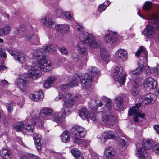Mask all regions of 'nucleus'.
<instances>
[{
  "label": "nucleus",
  "instance_id": "1",
  "mask_svg": "<svg viewBox=\"0 0 159 159\" xmlns=\"http://www.w3.org/2000/svg\"><path fill=\"white\" fill-rule=\"evenodd\" d=\"M33 56L42 71L46 72L52 69V63L50 60L46 58L45 52H43V49L40 48L34 51L33 52Z\"/></svg>",
  "mask_w": 159,
  "mask_h": 159
},
{
  "label": "nucleus",
  "instance_id": "2",
  "mask_svg": "<svg viewBox=\"0 0 159 159\" xmlns=\"http://www.w3.org/2000/svg\"><path fill=\"white\" fill-rule=\"evenodd\" d=\"M147 19L149 20L148 25L143 29L142 34L145 37L153 38L155 34L154 28L157 30H159V14H152Z\"/></svg>",
  "mask_w": 159,
  "mask_h": 159
},
{
  "label": "nucleus",
  "instance_id": "3",
  "mask_svg": "<svg viewBox=\"0 0 159 159\" xmlns=\"http://www.w3.org/2000/svg\"><path fill=\"white\" fill-rule=\"evenodd\" d=\"M102 100L106 103L104 111H102L103 112L102 116V120L108 125L110 127H111L116 121V117L112 115L110 111L112 109V101L106 96H103L101 98Z\"/></svg>",
  "mask_w": 159,
  "mask_h": 159
},
{
  "label": "nucleus",
  "instance_id": "4",
  "mask_svg": "<svg viewBox=\"0 0 159 159\" xmlns=\"http://www.w3.org/2000/svg\"><path fill=\"white\" fill-rule=\"evenodd\" d=\"M77 28L79 34V39L82 44H87L92 48L98 47L99 43L95 41L94 37L92 34L84 32V29L80 25H77Z\"/></svg>",
  "mask_w": 159,
  "mask_h": 159
},
{
  "label": "nucleus",
  "instance_id": "5",
  "mask_svg": "<svg viewBox=\"0 0 159 159\" xmlns=\"http://www.w3.org/2000/svg\"><path fill=\"white\" fill-rule=\"evenodd\" d=\"M70 96H65L63 93H60L59 97H57L55 98L56 101L58 99H62L64 102L63 107L61 111L63 113V115L65 116L70 114L72 111V108L73 106V101H70L67 100L69 99Z\"/></svg>",
  "mask_w": 159,
  "mask_h": 159
},
{
  "label": "nucleus",
  "instance_id": "6",
  "mask_svg": "<svg viewBox=\"0 0 159 159\" xmlns=\"http://www.w3.org/2000/svg\"><path fill=\"white\" fill-rule=\"evenodd\" d=\"M141 106L140 103L136 104L135 106L133 107L129 111L128 115L131 116L133 114L134 115V120L136 122H139V120L138 118L140 117L143 118L145 116L144 114L141 113V111L139 109Z\"/></svg>",
  "mask_w": 159,
  "mask_h": 159
},
{
  "label": "nucleus",
  "instance_id": "7",
  "mask_svg": "<svg viewBox=\"0 0 159 159\" xmlns=\"http://www.w3.org/2000/svg\"><path fill=\"white\" fill-rule=\"evenodd\" d=\"M113 77L114 80L118 81L120 85L124 84L126 76L123 74V68L121 67L115 68Z\"/></svg>",
  "mask_w": 159,
  "mask_h": 159
},
{
  "label": "nucleus",
  "instance_id": "8",
  "mask_svg": "<svg viewBox=\"0 0 159 159\" xmlns=\"http://www.w3.org/2000/svg\"><path fill=\"white\" fill-rule=\"evenodd\" d=\"M79 76L81 77V85L84 89L89 88L91 85L92 81L94 80L93 77L88 73L80 74Z\"/></svg>",
  "mask_w": 159,
  "mask_h": 159
},
{
  "label": "nucleus",
  "instance_id": "9",
  "mask_svg": "<svg viewBox=\"0 0 159 159\" xmlns=\"http://www.w3.org/2000/svg\"><path fill=\"white\" fill-rule=\"evenodd\" d=\"M25 40L29 41L31 44L37 45L40 43V39L37 34H34L30 32H26L23 36Z\"/></svg>",
  "mask_w": 159,
  "mask_h": 159
},
{
  "label": "nucleus",
  "instance_id": "10",
  "mask_svg": "<svg viewBox=\"0 0 159 159\" xmlns=\"http://www.w3.org/2000/svg\"><path fill=\"white\" fill-rule=\"evenodd\" d=\"M52 109L51 108L48 107H43L42 108L40 111L39 114V118L41 121V125H39V121L37 123H38V125H42L43 123L42 121L45 119L46 115L49 116L52 112Z\"/></svg>",
  "mask_w": 159,
  "mask_h": 159
},
{
  "label": "nucleus",
  "instance_id": "11",
  "mask_svg": "<svg viewBox=\"0 0 159 159\" xmlns=\"http://www.w3.org/2000/svg\"><path fill=\"white\" fill-rule=\"evenodd\" d=\"M41 71L34 67H31L30 69L27 72V76L30 78L35 79L42 76Z\"/></svg>",
  "mask_w": 159,
  "mask_h": 159
},
{
  "label": "nucleus",
  "instance_id": "12",
  "mask_svg": "<svg viewBox=\"0 0 159 159\" xmlns=\"http://www.w3.org/2000/svg\"><path fill=\"white\" fill-rule=\"evenodd\" d=\"M116 152L114 149L110 146L107 147L105 149L103 155L104 159H113L115 157Z\"/></svg>",
  "mask_w": 159,
  "mask_h": 159
},
{
  "label": "nucleus",
  "instance_id": "13",
  "mask_svg": "<svg viewBox=\"0 0 159 159\" xmlns=\"http://www.w3.org/2000/svg\"><path fill=\"white\" fill-rule=\"evenodd\" d=\"M116 32L108 31V33L105 35L104 40L107 43L112 45L117 40L116 35Z\"/></svg>",
  "mask_w": 159,
  "mask_h": 159
},
{
  "label": "nucleus",
  "instance_id": "14",
  "mask_svg": "<svg viewBox=\"0 0 159 159\" xmlns=\"http://www.w3.org/2000/svg\"><path fill=\"white\" fill-rule=\"evenodd\" d=\"M72 130L74 131L75 135L82 138L84 137L86 133L85 128L79 125H75L73 128Z\"/></svg>",
  "mask_w": 159,
  "mask_h": 159
},
{
  "label": "nucleus",
  "instance_id": "15",
  "mask_svg": "<svg viewBox=\"0 0 159 159\" xmlns=\"http://www.w3.org/2000/svg\"><path fill=\"white\" fill-rule=\"evenodd\" d=\"M144 85L145 87L149 89L155 88L157 86V82L151 77H148L146 79Z\"/></svg>",
  "mask_w": 159,
  "mask_h": 159
},
{
  "label": "nucleus",
  "instance_id": "16",
  "mask_svg": "<svg viewBox=\"0 0 159 159\" xmlns=\"http://www.w3.org/2000/svg\"><path fill=\"white\" fill-rule=\"evenodd\" d=\"M41 23L48 28H52L54 24V22L51 17L48 15H46L43 17L40 20Z\"/></svg>",
  "mask_w": 159,
  "mask_h": 159
},
{
  "label": "nucleus",
  "instance_id": "17",
  "mask_svg": "<svg viewBox=\"0 0 159 159\" xmlns=\"http://www.w3.org/2000/svg\"><path fill=\"white\" fill-rule=\"evenodd\" d=\"M43 98V93L41 91H35L29 95V98L34 102L42 100Z\"/></svg>",
  "mask_w": 159,
  "mask_h": 159
},
{
  "label": "nucleus",
  "instance_id": "18",
  "mask_svg": "<svg viewBox=\"0 0 159 159\" xmlns=\"http://www.w3.org/2000/svg\"><path fill=\"white\" fill-rule=\"evenodd\" d=\"M116 57L120 60L124 61L127 58V52L124 49H120L115 53Z\"/></svg>",
  "mask_w": 159,
  "mask_h": 159
},
{
  "label": "nucleus",
  "instance_id": "19",
  "mask_svg": "<svg viewBox=\"0 0 159 159\" xmlns=\"http://www.w3.org/2000/svg\"><path fill=\"white\" fill-rule=\"evenodd\" d=\"M155 96L156 95L153 93L146 95L142 98L143 99V102L145 105L152 103L155 100Z\"/></svg>",
  "mask_w": 159,
  "mask_h": 159
},
{
  "label": "nucleus",
  "instance_id": "20",
  "mask_svg": "<svg viewBox=\"0 0 159 159\" xmlns=\"http://www.w3.org/2000/svg\"><path fill=\"white\" fill-rule=\"evenodd\" d=\"M17 84L19 88L22 90H24L27 87V80L24 76L17 79Z\"/></svg>",
  "mask_w": 159,
  "mask_h": 159
},
{
  "label": "nucleus",
  "instance_id": "21",
  "mask_svg": "<svg viewBox=\"0 0 159 159\" xmlns=\"http://www.w3.org/2000/svg\"><path fill=\"white\" fill-rule=\"evenodd\" d=\"M115 104L116 105L115 109L116 111H118L122 109L123 103V98L120 96H117L115 98Z\"/></svg>",
  "mask_w": 159,
  "mask_h": 159
},
{
  "label": "nucleus",
  "instance_id": "22",
  "mask_svg": "<svg viewBox=\"0 0 159 159\" xmlns=\"http://www.w3.org/2000/svg\"><path fill=\"white\" fill-rule=\"evenodd\" d=\"M64 94L65 96H70L69 99H67L68 100L73 101V105L74 102H81L83 100V97L80 94H77L73 96L72 94L70 93H61Z\"/></svg>",
  "mask_w": 159,
  "mask_h": 159
},
{
  "label": "nucleus",
  "instance_id": "23",
  "mask_svg": "<svg viewBox=\"0 0 159 159\" xmlns=\"http://www.w3.org/2000/svg\"><path fill=\"white\" fill-rule=\"evenodd\" d=\"M0 155L3 159H11V152L7 148H2L0 150Z\"/></svg>",
  "mask_w": 159,
  "mask_h": 159
},
{
  "label": "nucleus",
  "instance_id": "24",
  "mask_svg": "<svg viewBox=\"0 0 159 159\" xmlns=\"http://www.w3.org/2000/svg\"><path fill=\"white\" fill-rule=\"evenodd\" d=\"M33 138L37 149L38 150H40L41 148V135L39 133H34L33 135Z\"/></svg>",
  "mask_w": 159,
  "mask_h": 159
},
{
  "label": "nucleus",
  "instance_id": "25",
  "mask_svg": "<svg viewBox=\"0 0 159 159\" xmlns=\"http://www.w3.org/2000/svg\"><path fill=\"white\" fill-rule=\"evenodd\" d=\"M52 119L58 124L62 123L64 121V116L61 113H53Z\"/></svg>",
  "mask_w": 159,
  "mask_h": 159
},
{
  "label": "nucleus",
  "instance_id": "26",
  "mask_svg": "<svg viewBox=\"0 0 159 159\" xmlns=\"http://www.w3.org/2000/svg\"><path fill=\"white\" fill-rule=\"evenodd\" d=\"M137 154L138 155L139 158L141 159H144L148 156L147 150L143 147L138 148Z\"/></svg>",
  "mask_w": 159,
  "mask_h": 159
},
{
  "label": "nucleus",
  "instance_id": "27",
  "mask_svg": "<svg viewBox=\"0 0 159 159\" xmlns=\"http://www.w3.org/2000/svg\"><path fill=\"white\" fill-rule=\"evenodd\" d=\"M135 55L138 56L140 55L144 57L146 61H147V52L146 49L143 46L140 47L135 53Z\"/></svg>",
  "mask_w": 159,
  "mask_h": 159
},
{
  "label": "nucleus",
  "instance_id": "28",
  "mask_svg": "<svg viewBox=\"0 0 159 159\" xmlns=\"http://www.w3.org/2000/svg\"><path fill=\"white\" fill-rule=\"evenodd\" d=\"M70 26L67 24H59L56 26L57 30L61 33H66L70 28Z\"/></svg>",
  "mask_w": 159,
  "mask_h": 159
},
{
  "label": "nucleus",
  "instance_id": "29",
  "mask_svg": "<svg viewBox=\"0 0 159 159\" xmlns=\"http://www.w3.org/2000/svg\"><path fill=\"white\" fill-rule=\"evenodd\" d=\"M100 55L102 59L105 62L104 64H107L109 61L110 56L104 48L101 49Z\"/></svg>",
  "mask_w": 159,
  "mask_h": 159
},
{
  "label": "nucleus",
  "instance_id": "30",
  "mask_svg": "<svg viewBox=\"0 0 159 159\" xmlns=\"http://www.w3.org/2000/svg\"><path fill=\"white\" fill-rule=\"evenodd\" d=\"M80 74H83L81 73H76L75 76L72 78L70 82V86H76L80 82L81 83V77L79 76Z\"/></svg>",
  "mask_w": 159,
  "mask_h": 159
},
{
  "label": "nucleus",
  "instance_id": "31",
  "mask_svg": "<svg viewBox=\"0 0 159 159\" xmlns=\"http://www.w3.org/2000/svg\"><path fill=\"white\" fill-rule=\"evenodd\" d=\"M11 29V27L7 25L3 28H0V37H3L8 35Z\"/></svg>",
  "mask_w": 159,
  "mask_h": 159
},
{
  "label": "nucleus",
  "instance_id": "32",
  "mask_svg": "<svg viewBox=\"0 0 159 159\" xmlns=\"http://www.w3.org/2000/svg\"><path fill=\"white\" fill-rule=\"evenodd\" d=\"M139 66L138 68L132 71V73L134 75H138L141 73L144 70L143 62L142 60H140L138 62Z\"/></svg>",
  "mask_w": 159,
  "mask_h": 159
},
{
  "label": "nucleus",
  "instance_id": "33",
  "mask_svg": "<svg viewBox=\"0 0 159 159\" xmlns=\"http://www.w3.org/2000/svg\"><path fill=\"white\" fill-rule=\"evenodd\" d=\"M61 139L63 142L66 143L68 142L70 139V133L67 131H65L62 133L61 136Z\"/></svg>",
  "mask_w": 159,
  "mask_h": 159
},
{
  "label": "nucleus",
  "instance_id": "34",
  "mask_svg": "<svg viewBox=\"0 0 159 159\" xmlns=\"http://www.w3.org/2000/svg\"><path fill=\"white\" fill-rule=\"evenodd\" d=\"M17 53L16 56L14 57L15 60H17L21 64L24 62L26 59L25 55L19 52Z\"/></svg>",
  "mask_w": 159,
  "mask_h": 159
},
{
  "label": "nucleus",
  "instance_id": "35",
  "mask_svg": "<svg viewBox=\"0 0 159 159\" xmlns=\"http://www.w3.org/2000/svg\"><path fill=\"white\" fill-rule=\"evenodd\" d=\"M79 115L82 119H84L88 116L89 113L86 108L83 107L79 111Z\"/></svg>",
  "mask_w": 159,
  "mask_h": 159
},
{
  "label": "nucleus",
  "instance_id": "36",
  "mask_svg": "<svg viewBox=\"0 0 159 159\" xmlns=\"http://www.w3.org/2000/svg\"><path fill=\"white\" fill-rule=\"evenodd\" d=\"M55 80L56 78L55 77H48L44 83L43 84L44 87L46 88H49Z\"/></svg>",
  "mask_w": 159,
  "mask_h": 159
},
{
  "label": "nucleus",
  "instance_id": "37",
  "mask_svg": "<svg viewBox=\"0 0 159 159\" xmlns=\"http://www.w3.org/2000/svg\"><path fill=\"white\" fill-rule=\"evenodd\" d=\"M44 49L48 51L49 52L52 54H55L56 52V48L53 44L47 45L45 46Z\"/></svg>",
  "mask_w": 159,
  "mask_h": 159
},
{
  "label": "nucleus",
  "instance_id": "38",
  "mask_svg": "<svg viewBox=\"0 0 159 159\" xmlns=\"http://www.w3.org/2000/svg\"><path fill=\"white\" fill-rule=\"evenodd\" d=\"M139 92V85L136 82H134L131 91V94L133 96H135L138 94Z\"/></svg>",
  "mask_w": 159,
  "mask_h": 159
},
{
  "label": "nucleus",
  "instance_id": "39",
  "mask_svg": "<svg viewBox=\"0 0 159 159\" xmlns=\"http://www.w3.org/2000/svg\"><path fill=\"white\" fill-rule=\"evenodd\" d=\"M152 145L151 141L148 139L144 140L143 142V147L146 150L150 149Z\"/></svg>",
  "mask_w": 159,
  "mask_h": 159
},
{
  "label": "nucleus",
  "instance_id": "40",
  "mask_svg": "<svg viewBox=\"0 0 159 159\" xmlns=\"http://www.w3.org/2000/svg\"><path fill=\"white\" fill-rule=\"evenodd\" d=\"M23 128L27 131L30 132H34V125L26 123L23 126Z\"/></svg>",
  "mask_w": 159,
  "mask_h": 159
},
{
  "label": "nucleus",
  "instance_id": "41",
  "mask_svg": "<svg viewBox=\"0 0 159 159\" xmlns=\"http://www.w3.org/2000/svg\"><path fill=\"white\" fill-rule=\"evenodd\" d=\"M24 126L23 122H17L13 126V128L16 131H20L23 128Z\"/></svg>",
  "mask_w": 159,
  "mask_h": 159
},
{
  "label": "nucleus",
  "instance_id": "42",
  "mask_svg": "<svg viewBox=\"0 0 159 159\" xmlns=\"http://www.w3.org/2000/svg\"><path fill=\"white\" fill-rule=\"evenodd\" d=\"M89 72L91 73L94 76L98 75L99 74V71L96 67L90 66L88 68Z\"/></svg>",
  "mask_w": 159,
  "mask_h": 159
},
{
  "label": "nucleus",
  "instance_id": "43",
  "mask_svg": "<svg viewBox=\"0 0 159 159\" xmlns=\"http://www.w3.org/2000/svg\"><path fill=\"white\" fill-rule=\"evenodd\" d=\"M77 49L80 54L84 56H86L87 54V49L84 46L78 45Z\"/></svg>",
  "mask_w": 159,
  "mask_h": 159
},
{
  "label": "nucleus",
  "instance_id": "44",
  "mask_svg": "<svg viewBox=\"0 0 159 159\" xmlns=\"http://www.w3.org/2000/svg\"><path fill=\"white\" fill-rule=\"evenodd\" d=\"M110 4V2L108 1H107L103 3L100 5L98 9L101 11H103L105 10L107 7Z\"/></svg>",
  "mask_w": 159,
  "mask_h": 159
},
{
  "label": "nucleus",
  "instance_id": "45",
  "mask_svg": "<svg viewBox=\"0 0 159 159\" xmlns=\"http://www.w3.org/2000/svg\"><path fill=\"white\" fill-rule=\"evenodd\" d=\"M70 152L75 157L82 153L80 150L78 148H73L71 149Z\"/></svg>",
  "mask_w": 159,
  "mask_h": 159
},
{
  "label": "nucleus",
  "instance_id": "46",
  "mask_svg": "<svg viewBox=\"0 0 159 159\" xmlns=\"http://www.w3.org/2000/svg\"><path fill=\"white\" fill-rule=\"evenodd\" d=\"M29 157L26 156H22L21 159H39L38 157L32 154H29Z\"/></svg>",
  "mask_w": 159,
  "mask_h": 159
},
{
  "label": "nucleus",
  "instance_id": "47",
  "mask_svg": "<svg viewBox=\"0 0 159 159\" xmlns=\"http://www.w3.org/2000/svg\"><path fill=\"white\" fill-rule=\"evenodd\" d=\"M152 5V3L151 2L146 1L143 5V8L146 11L149 10L151 8Z\"/></svg>",
  "mask_w": 159,
  "mask_h": 159
},
{
  "label": "nucleus",
  "instance_id": "48",
  "mask_svg": "<svg viewBox=\"0 0 159 159\" xmlns=\"http://www.w3.org/2000/svg\"><path fill=\"white\" fill-rule=\"evenodd\" d=\"M107 134L103 133L100 137V142L101 143H104L108 139L107 137Z\"/></svg>",
  "mask_w": 159,
  "mask_h": 159
},
{
  "label": "nucleus",
  "instance_id": "49",
  "mask_svg": "<svg viewBox=\"0 0 159 159\" xmlns=\"http://www.w3.org/2000/svg\"><path fill=\"white\" fill-rule=\"evenodd\" d=\"M10 97H11L13 100V102H14L15 104H20V101L19 100L18 97L16 95H14L12 94H11Z\"/></svg>",
  "mask_w": 159,
  "mask_h": 159
},
{
  "label": "nucleus",
  "instance_id": "50",
  "mask_svg": "<svg viewBox=\"0 0 159 159\" xmlns=\"http://www.w3.org/2000/svg\"><path fill=\"white\" fill-rule=\"evenodd\" d=\"M103 105L102 102L100 101L99 102L98 105L95 106H93L91 104H90L89 105V108L91 110H93V111H95L96 110H97L98 108V106H102Z\"/></svg>",
  "mask_w": 159,
  "mask_h": 159
},
{
  "label": "nucleus",
  "instance_id": "51",
  "mask_svg": "<svg viewBox=\"0 0 159 159\" xmlns=\"http://www.w3.org/2000/svg\"><path fill=\"white\" fill-rule=\"evenodd\" d=\"M107 134V137L108 139H114L115 138L114 133L111 131H107L104 132Z\"/></svg>",
  "mask_w": 159,
  "mask_h": 159
},
{
  "label": "nucleus",
  "instance_id": "52",
  "mask_svg": "<svg viewBox=\"0 0 159 159\" xmlns=\"http://www.w3.org/2000/svg\"><path fill=\"white\" fill-rule=\"evenodd\" d=\"M69 85L68 84H64L62 85L61 87V90L62 91L60 92L59 93V95L57 97L59 96V95L60 93H66L65 91L68 89V88L69 87Z\"/></svg>",
  "mask_w": 159,
  "mask_h": 159
},
{
  "label": "nucleus",
  "instance_id": "53",
  "mask_svg": "<svg viewBox=\"0 0 159 159\" xmlns=\"http://www.w3.org/2000/svg\"><path fill=\"white\" fill-rule=\"evenodd\" d=\"M83 141V139H80L79 138L74 137L73 139V142L74 143H77L80 145L81 144H82V142Z\"/></svg>",
  "mask_w": 159,
  "mask_h": 159
},
{
  "label": "nucleus",
  "instance_id": "54",
  "mask_svg": "<svg viewBox=\"0 0 159 159\" xmlns=\"http://www.w3.org/2000/svg\"><path fill=\"white\" fill-rule=\"evenodd\" d=\"M120 146L122 148V150H124L126 148V143L124 139H121L120 140Z\"/></svg>",
  "mask_w": 159,
  "mask_h": 159
},
{
  "label": "nucleus",
  "instance_id": "55",
  "mask_svg": "<svg viewBox=\"0 0 159 159\" xmlns=\"http://www.w3.org/2000/svg\"><path fill=\"white\" fill-rule=\"evenodd\" d=\"M13 105L12 103L9 102L7 106V109L8 112H11L13 111Z\"/></svg>",
  "mask_w": 159,
  "mask_h": 159
},
{
  "label": "nucleus",
  "instance_id": "56",
  "mask_svg": "<svg viewBox=\"0 0 159 159\" xmlns=\"http://www.w3.org/2000/svg\"><path fill=\"white\" fill-rule=\"evenodd\" d=\"M82 141V144H81L80 145L81 147H86L89 144L90 141L88 140H84L83 139Z\"/></svg>",
  "mask_w": 159,
  "mask_h": 159
},
{
  "label": "nucleus",
  "instance_id": "57",
  "mask_svg": "<svg viewBox=\"0 0 159 159\" xmlns=\"http://www.w3.org/2000/svg\"><path fill=\"white\" fill-rule=\"evenodd\" d=\"M56 15L57 17H61L63 16V13L61 9H58L55 12Z\"/></svg>",
  "mask_w": 159,
  "mask_h": 159
},
{
  "label": "nucleus",
  "instance_id": "58",
  "mask_svg": "<svg viewBox=\"0 0 159 159\" xmlns=\"http://www.w3.org/2000/svg\"><path fill=\"white\" fill-rule=\"evenodd\" d=\"M72 58L75 61H78L79 57L78 55L75 53H73L72 54Z\"/></svg>",
  "mask_w": 159,
  "mask_h": 159
},
{
  "label": "nucleus",
  "instance_id": "59",
  "mask_svg": "<svg viewBox=\"0 0 159 159\" xmlns=\"http://www.w3.org/2000/svg\"><path fill=\"white\" fill-rule=\"evenodd\" d=\"M89 116L90 118L92 120L95 121L96 120L97 117L95 112L93 113H92V112L90 113L89 115Z\"/></svg>",
  "mask_w": 159,
  "mask_h": 159
},
{
  "label": "nucleus",
  "instance_id": "60",
  "mask_svg": "<svg viewBox=\"0 0 159 159\" xmlns=\"http://www.w3.org/2000/svg\"><path fill=\"white\" fill-rule=\"evenodd\" d=\"M0 84L1 86H8L9 84L8 82L5 80H1L0 82Z\"/></svg>",
  "mask_w": 159,
  "mask_h": 159
},
{
  "label": "nucleus",
  "instance_id": "61",
  "mask_svg": "<svg viewBox=\"0 0 159 159\" xmlns=\"http://www.w3.org/2000/svg\"><path fill=\"white\" fill-rule=\"evenodd\" d=\"M144 68L145 72L146 74H151V69L150 68V67L148 66H146L144 67Z\"/></svg>",
  "mask_w": 159,
  "mask_h": 159
},
{
  "label": "nucleus",
  "instance_id": "62",
  "mask_svg": "<svg viewBox=\"0 0 159 159\" xmlns=\"http://www.w3.org/2000/svg\"><path fill=\"white\" fill-rule=\"evenodd\" d=\"M8 51L10 54H11L12 56H13L14 58V57H15L16 56L17 54V53L18 52L15 51H13L11 49L8 50Z\"/></svg>",
  "mask_w": 159,
  "mask_h": 159
},
{
  "label": "nucleus",
  "instance_id": "63",
  "mask_svg": "<svg viewBox=\"0 0 159 159\" xmlns=\"http://www.w3.org/2000/svg\"><path fill=\"white\" fill-rule=\"evenodd\" d=\"M59 50H60L61 53L63 54L66 55L68 53L67 50L64 47L59 48Z\"/></svg>",
  "mask_w": 159,
  "mask_h": 159
},
{
  "label": "nucleus",
  "instance_id": "64",
  "mask_svg": "<svg viewBox=\"0 0 159 159\" xmlns=\"http://www.w3.org/2000/svg\"><path fill=\"white\" fill-rule=\"evenodd\" d=\"M65 16L69 20H71L72 19V16L68 12H67L65 13Z\"/></svg>",
  "mask_w": 159,
  "mask_h": 159
}]
</instances>
